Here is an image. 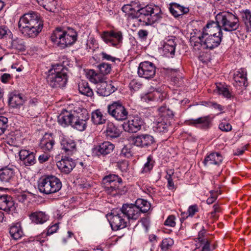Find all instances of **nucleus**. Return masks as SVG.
I'll list each match as a JSON object with an SVG mask.
<instances>
[{
  "label": "nucleus",
  "instance_id": "obj_42",
  "mask_svg": "<svg viewBox=\"0 0 251 251\" xmlns=\"http://www.w3.org/2000/svg\"><path fill=\"white\" fill-rule=\"evenodd\" d=\"M132 148V144L125 145L121 151V155L127 158L132 157L133 154Z\"/></svg>",
  "mask_w": 251,
  "mask_h": 251
},
{
  "label": "nucleus",
  "instance_id": "obj_1",
  "mask_svg": "<svg viewBox=\"0 0 251 251\" xmlns=\"http://www.w3.org/2000/svg\"><path fill=\"white\" fill-rule=\"evenodd\" d=\"M138 6L136 2L132 1L129 4L124 5L122 10L128 14L129 18L137 19L146 25L153 24L162 18V12L159 6L151 4L142 8Z\"/></svg>",
  "mask_w": 251,
  "mask_h": 251
},
{
  "label": "nucleus",
  "instance_id": "obj_24",
  "mask_svg": "<svg viewBox=\"0 0 251 251\" xmlns=\"http://www.w3.org/2000/svg\"><path fill=\"white\" fill-rule=\"evenodd\" d=\"M19 157L25 166L33 165L36 162L35 153L29 151L22 150L19 151Z\"/></svg>",
  "mask_w": 251,
  "mask_h": 251
},
{
  "label": "nucleus",
  "instance_id": "obj_23",
  "mask_svg": "<svg viewBox=\"0 0 251 251\" xmlns=\"http://www.w3.org/2000/svg\"><path fill=\"white\" fill-rule=\"evenodd\" d=\"M169 11L172 15L176 18H182L184 14L189 12L188 7L184 6L176 2H172L169 4Z\"/></svg>",
  "mask_w": 251,
  "mask_h": 251
},
{
  "label": "nucleus",
  "instance_id": "obj_27",
  "mask_svg": "<svg viewBox=\"0 0 251 251\" xmlns=\"http://www.w3.org/2000/svg\"><path fill=\"white\" fill-rule=\"evenodd\" d=\"M8 230L10 237L13 240H18L25 235L21 224L20 222L12 224L9 226Z\"/></svg>",
  "mask_w": 251,
  "mask_h": 251
},
{
  "label": "nucleus",
  "instance_id": "obj_34",
  "mask_svg": "<svg viewBox=\"0 0 251 251\" xmlns=\"http://www.w3.org/2000/svg\"><path fill=\"white\" fill-rule=\"evenodd\" d=\"M79 92L82 95L88 97L93 95V91L90 87L89 83L85 81H82L78 85Z\"/></svg>",
  "mask_w": 251,
  "mask_h": 251
},
{
  "label": "nucleus",
  "instance_id": "obj_31",
  "mask_svg": "<svg viewBox=\"0 0 251 251\" xmlns=\"http://www.w3.org/2000/svg\"><path fill=\"white\" fill-rule=\"evenodd\" d=\"M24 102V97L21 94L11 93L9 96V105L13 108L22 105Z\"/></svg>",
  "mask_w": 251,
  "mask_h": 251
},
{
  "label": "nucleus",
  "instance_id": "obj_53",
  "mask_svg": "<svg viewBox=\"0 0 251 251\" xmlns=\"http://www.w3.org/2000/svg\"><path fill=\"white\" fill-rule=\"evenodd\" d=\"M54 144V142H40V146L45 151H50Z\"/></svg>",
  "mask_w": 251,
  "mask_h": 251
},
{
  "label": "nucleus",
  "instance_id": "obj_45",
  "mask_svg": "<svg viewBox=\"0 0 251 251\" xmlns=\"http://www.w3.org/2000/svg\"><path fill=\"white\" fill-rule=\"evenodd\" d=\"M100 73L103 75L109 74L111 70V67L110 64L106 63H102L98 66Z\"/></svg>",
  "mask_w": 251,
  "mask_h": 251
},
{
  "label": "nucleus",
  "instance_id": "obj_14",
  "mask_svg": "<svg viewBox=\"0 0 251 251\" xmlns=\"http://www.w3.org/2000/svg\"><path fill=\"white\" fill-rule=\"evenodd\" d=\"M17 176L12 166H5L0 169V181L12 185L17 183Z\"/></svg>",
  "mask_w": 251,
  "mask_h": 251
},
{
  "label": "nucleus",
  "instance_id": "obj_19",
  "mask_svg": "<svg viewBox=\"0 0 251 251\" xmlns=\"http://www.w3.org/2000/svg\"><path fill=\"white\" fill-rule=\"evenodd\" d=\"M186 122L189 126L204 130H207L212 126V120L209 116L201 117L196 119H190Z\"/></svg>",
  "mask_w": 251,
  "mask_h": 251
},
{
  "label": "nucleus",
  "instance_id": "obj_3",
  "mask_svg": "<svg viewBox=\"0 0 251 251\" xmlns=\"http://www.w3.org/2000/svg\"><path fill=\"white\" fill-rule=\"evenodd\" d=\"M89 119L88 114L83 117L82 114H79L75 111L70 112L68 111L62 112L57 117V121L63 127L71 125L74 128L82 131L86 128V121Z\"/></svg>",
  "mask_w": 251,
  "mask_h": 251
},
{
  "label": "nucleus",
  "instance_id": "obj_50",
  "mask_svg": "<svg viewBox=\"0 0 251 251\" xmlns=\"http://www.w3.org/2000/svg\"><path fill=\"white\" fill-rule=\"evenodd\" d=\"M249 144L242 145L241 147L237 148L236 150H233V155L239 156L242 155L246 150H248Z\"/></svg>",
  "mask_w": 251,
  "mask_h": 251
},
{
  "label": "nucleus",
  "instance_id": "obj_39",
  "mask_svg": "<svg viewBox=\"0 0 251 251\" xmlns=\"http://www.w3.org/2000/svg\"><path fill=\"white\" fill-rule=\"evenodd\" d=\"M91 118L93 123L95 125L102 124L105 122V119L99 110H97L92 113Z\"/></svg>",
  "mask_w": 251,
  "mask_h": 251
},
{
  "label": "nucleus",
  "instance_id": "obj_6",
  "mask_svg": "<svg viewBox=\"0 0 251 251\" xmlns=\"http://www.w3.org/2000/svg\"><path fill=\"white\" fill-rule=\"evenodd\" d=\"M67 69L62 65L56 64L52 66V68L49 70L47 77L48 84L52 88H61L67 83Z\"/></svg>",
  "mask_w": 251,
  "mask_h": 251
},
{
  "label": "nucleus",
  "instance_id": "obj_17",
  "mask_svg": "<svg viewBox=\"0 0 251 251\" xmlns=\"http://www.w3.org/2000/svg\"><path fill=\"white\" fill-rule=\"evenodd\" d=\"M96 88L100 96L106 97L114 92L117 89V86L111 81H103L98 83Z\"/></svg>",
  "mask_w": 251,
  "mask_h": 251
},
{
  "label": "nucleus",
  "instance_id": "obj_64",
  "mask_svg": "<svg viewBox=\"0 0 251 251\" xmlns=\"http://www.w3.org/2000/svg\"><path fill=\"white\" fill-rule=\"evenodd\" d=\"M217 196H212L209 197L206 200V203L208 204H211L213 203L217 199Z\"/></svg>",
  "mask_w": 251,
  "mask_h": 251
},
{
  "label": "nucleus",
  "instance_id": "obj_58",
  "mask_svg": "<svg viewBox=\"0 0 251 251\" xmlns=\"http://www.w3.org/2000/svg\"><path fill=\"white\" fill-rule=\"evenodd\" d=\"M59 228L58 225L57 224H55L51 226H50L49 228H48L47 230V235H50L56 232V231L58 230Z\"/></svg>",
  "mask_w": 251,
  "mask_h": 251
},
{
  "label": "nucleus",
  "instance_id": "obj_16",
  "mask_svg": "<svg viewBox=\"0 0 251 251\" xmlns=\"http://www.w3.org/2000/svg\"><path fill=\"white\" fill-rule=\"evenodd\" d=\"M60 171L65 175L70 174L76 166L75 160L68 156H62L61 159L56 163Z\"/></svg>",
  "mask_w": 251,
  "mask_h": 251
},
{
  "label": "nucleus",
  "instance_id": "obj_48",
  "mask_svg": "<svg viewBox=\"0 0 251 251\" xmlns=\"http://www.w3.org/2000/svg\"><path fill=\"white\" fill-rule=\"evenodd\" d=\"M8 119L3 116H0V135L4 133L7 126Z\"/></svg>",
  "mask_w": 251,
  "mask_h": 251
},
{
  "label": "nucleus",
  "instance_id": "obj_13",
  "mask_svg": "<svg viewBox=\"0 0 251 251\" xmlns=\"http://www.w3.org/2000/svg\"><path fill=\"white\" fill-rule=\"evenodd\" d=\"M156 73L155 65L150 61H144L140 63L138 69V74L140 77L146 79L153 78Z\"/></svg>",
  "mask_w": 251,
  "mask_h": 251
},
{
  "label": "nucleus",
  "instance_id": "obj_49",
  "mask_svg": "<svg viewBox=\"0 0 251 251\" xmlns=\"http://www.w3.org/2000/svg\"><path fill=\"white\" fill-rule=\"evenodd\" d=\"M134 139H135V141H143V140L145 141H154V140L153 137L149 134L139 135L135 137Z\"/></svg>",
  "mask_w": 251,
  "mask_h": 251
},
{
  "label": "nucleus",
  "instance_id": "obj_25",
  "mask_svg": "<svg viewBox=\"0 0 251 251\" xmlns=\"http://www.w3.org/2000/svg\"><path fill=\"white\" fill-rule=\"evenodd\" d=\"M206 33L212 35L223 34L222 28L216 21V22L211 21L208 22L205 27L203 28L201 34Z\"/></svg>",
  "mask_w": 251,
  "mask_h": 251
},
{
  "label": "nucleus",
  "instance_id": "obj_28",
  "mask_svg": "<svg viewBox=\"0 0 251 251\" xmlns=\"http://www.w3.org/2000/svg\"><path fill=\"white\" fill-rule=\"evenodd\" d=\"M6 46L10 49L19 51L25 50V43L23 40L18 37H14L13 34L12 39H9L6 42Z\"/></svg>",
  "mask_w": 251,
  "mask_h": 251
},
{
  "label": "nucleus",
  "instance_id": "obj_47",
  "mask_svg": "<svg viewBox=\"0 0 251 251\" xmlns=\"http://www.w3.org/2000/svg\"><path fill=\"white\" fill-rule=\"evenodd\" d=\"M200 243L203 245L201 251H211L210 241L207 238H200Z\"/></svg>",
  "mask_w": 251,
  "mask_h": 251
},
{
  "label": "nucleus",
  "instance_id": "obj_35",
  "mask_svg": "<svg viewBox=\"0 0 251 251\" xmlns=\"http://www.w3.org/2000/svg\"><path fill=\"white\" fill-rule=\"evenodd\" d=\"M61 148L65 153L70 155L76 151L75 142H61Z\"/></svg>",
  "mask_w": 251,
  "mask_h": 251
},
{
  "label": "nucleus",
  "instance_id": "obj_4",
  "mask_svg": "<svg viewBox=\"0 0 251 251\" xmlns=\"http://www.w3.org/2000/svg\"><path fill=\"white\" fill-rule=\"evenodd\" d=\"M50 39L59 47L64 49L76 42L77 34L74 29L71 27H68L66 30L57 27L52 33Z\"/></svg>",
  "mask_w": 251,
  "mask_h": 251
},
{
  "label": "nucleus",
  "instance_id": "obj_22",
  "mask_svg": "<svg viewBox=\"0 0 251 251\" xmlns=\"http://www.w3.org/2000/svg\"><path fill=\"white\" fill-rule=\"evenodd\" d=\"M13 198L8 195H0V209L7 212H12L15 209Z\"/></svg>",
  "mask_w": 251,
  "mask_h": 251
},
{
  "label": "nucleus",
  "instance_id": "obj_9",
  "mask_svg": "<svg viewBox=\"0 0 251 251\" xmlns=\"http://www.w3.org/2000/svg\"><path fill=\"white\" fill-rule=\"evenodd\" d=\"M103 187L105 192L113 196L120 193V187L123 184L122 179L115 174L105 176L102 179Z\"/></svg>",
  "mask_w": 251,
  "mask_h": 251
},
{
  "label": "nucleus",
  "instance_id": "obj_18",
  "mask_svg": "<svg viewBox=\"0 0 251 251\" xmlns=\"http://www.w3.org/2000/svg\"><path fill=\"white\" fill-rule=\"evenodd\" d=\"M143 124L142 119L138 116H134L130 118L127 123H124L123 125L125 131L128 132H136L141 129Z\"/></svg>",
  "mask_w": 251,
  "mask_h": 251
},
{
  "label": "nucleus",
  "instance_id": "obj_55",
  "mask_svg": "<svg viewBox=\"0 0 251 251\" xmlns=\"http://www.w3.org/2000/svg\"><path fill=\"white\" fill-rule=\"evenodd\" d=\"M55 136L52 133H46L41 141H54Z\"/></svg>",
  "mask_w": 251,
  "mask_h": 251
},
{
  "label": "nucleus",
  "instance_id": "obj_10",
  "mask_svg": "<svg viewBox=\"0 0 251 251\" xmlns=\"http://www.w3.org/2000/svg\"><path fill=\"white\" fill-rule=\"evenodd\" d=\"M223 34L208 35L207 33L201 34L198 37L199 41H195L194 46H197L200 44L204 49L213 50L218 47L221 44Z\"/></svg>",
  "mask_w": 251,
  "mask_h": 251
},
{
  "label": "nucleus",
  "instance_id": "obj_33",
  "mask_svg": "<svg viewBox=\"0 0 251 251\" xmlns=\"http://www.w3.org/2000/svg\"><path fill=\"white\" fill-rule=\"evenodd\" d=\"M241 14L247 32H251V11L246 9L242 11Z\"/></svg>",
  "mask_w": 251,
  "mask_h": 251
},
{
  "label": "nucleus",
  "instance_id": "obj_43",
  "mask_svg": "<svg viewBox=\"0 0 251 251\" xmlns=\"http://www.w3.org/2000/svg\"><path fill=\"white\" fill-rule=\"evenodd\" d=\"M89 79L92 82L97 85L98 83L103 82L102 81V76L96 73L94 70H91L89 72Z\"/></svg>",
  "mask_w": 251,
  "mask_h": 251
},
{
  "label": "nucleus",
  "instance_id": "obj_37",
  "mask_svg": "<svg viewBox=\"0 0 251 251\" xmlns=\"http://www.w3.org/2000/svg\"><path fill=\"white\" fill-rule=\"evenodd\" d=\"M12 32L9 28L5 25H0V39L6 42L9 39H12Z\"/></svg>",
  "mask_w": 251,
  "mask_h": 251
},
{
  "label": "nucleus",
  "instance_id": "obj_63",
  "mask_svg": "<svg viewBox=\"0 0 251 251\" xmlns=\"http://www.w3.org/2000/svg\"><path fill=\"white\" fill-rule=\"evenodd\" d=\"M49 159V156L45 153L39 155L38 157V160L40 163H43L45 162L46 161H48Z\"/></svg>",
  "mask_w": 251,
  "mask_h": 251
},
{
  "label": "nucleus",
  "instance_id": "obj_7",
  "mask_svg": "<svg viewBox=\"0 0 251 251\" xmlns=\"http://www.w3.org/2000/svg\"><path fill=\"white\" fill-rule=\"evenodd\" d=\"M215 20L220 24L223 30L228 32L236 30L240 25L239 18L234 11L220 12L216 15Z\"/></svg>",
  "mask_w": 251,
  "mask_h": 251
},
{
  "label": "nucleus",
  "instance_id": "obj_15",
  "mask_svg": "<svg viewBox=\"0 0 251 251\" xmlns=\"http://www.w3.org/2000/svg\"><path fill=\"white\" fill-rule=\"evenodd\" d=\"M112 217L110 221V225L113 230H118L126 226L127 221L125 219V216L120 209L118 213H112Z\"/></svg>",
  "mask_w": 251,
  "mask_h": 251
},
{
  "label": "nucleus",
  "instance_id": "obj_20",
  "mask_svg": "<svg viewBox=\"0 0 251 251\" xmlns=\"http://www.w3.org/2000/svg\"><path fill=\"white\" fill-rule=\"evenodd\" d=\"M114 145L111 142H102L99 146L94 147L92 150L93 156L106 155L111 153L114 149Z\"/></svg>",
  "mask_w": 251,
  "mask_h": 251
},
{
  "label": "nucleus",
  "instance_id": "obj_60",
  "mask_svg": "<svg viewBox=\"0 0 251 251\" xmlns=\"http://www.w3.org/2000/svg\"><path fill=\"white\" fill-rule=\"evenodd\" d=\"M153 100L156 101H162L163 99V94H161L159 91L156 90V91L154 92Z\"/></svg>",
  "mask_w": 251,
  "mask_h": 251
},
{
  "label": "nucleus",
  "instance_id": "obj_40",
  "mask_svg": "<svg viewBox=\"0 0 251 251\" xmlns=\"http://www.w3.org/2000/svg\"><path fill=\"white\" fill-rule=\"evenodd\" d=\"M176 43L173 40H169L165 43L163 50L165 53H170L173 55L175 53Z\"/></svg>",
  "mask_w": 251,
  "mask_h": 251
},
{
  "label": "nucleus",
  "instance_id": "obj_46",
  "mask_svg": "<svg viewBox=\"0 0 251 251\" xmlns=\"http://www.w3.org/2000/svg\"><path fill=\"white\" fill-rule=\"evenodd\" d=\"M173 243L174 241L172 239L165 238L162 240L160 247L163 251H166L172 247Z\"/></svg>",
  "mask_w": 251,
  "mask_h": 251
},
{
  "label": "nucleus",
  "instance_id": "obj_2",
  "mask_svg": "<svg viewBox=\"0 0 251 251\" xmlns=\"http://www.w3.org/2000/svg\"><path fill=\"white\" fill-rule=\"evenodd\" d=\"M43 24L40 17L35 12L26 13L20 18L18 28L24 36L28 38L36 37L42 31Z\"/></svg>",
  "mask_w": 251,
  "mask_h": 251
},
{
  "label": "nucleus",
  "instance_id": "obj_29",
  "mask_svg": "<svg viewBox=\"0 0 251 251\" xmlns=\"http://www.w3.org/2000/svg\"><path fill=\"white\" fill-rule=\"evenodd\" d=\"M170 123L168 119L160 117L153 123V131L155 132H165L168 130Z\"/></svg>",
  "mask_w": 251,
  "mask_h": 251
},
{
  "label": "nucleus",
  "instance_id": "obj_41",
  "mask_svg": "<svg viewBox=\"0 0 251 251\" xmlns=\"http://www.w3.org/2000/svg\"><path fill=\"white\" fill-rule=\"evenodd\" d=\"M158 111L159 112L160 117L168 119L169 121L170 119H173L174 116L173 112L170 110L169 109L166 108V107H160L158 109Z\"/></svg>",
  "mask_w": 251,
  "mask_h": 251
},
{
  "label": "nucleus",
  "instance_id": "obj_12",
  "mask_svg": "<svg viewBox=\"0 0 251 251\" xmlns=\"http://www.w3.org/2000/svg\"><path fill=\"white\" fill-rule=\"evenodd\" d=\"M100 37L106 44L113 47H116L123 41V34L121 31H105L101 34Z\"/></svg>",
  "mask_w": 251,
  "mask_h": 251
},
{
  "label": "nucleus",
  "instance_id": "obj_57",
  "mask_svg": "<svg viewBox=\"0 0 251 251\" xmlns=\"http://www.w3.org/2000/svg\"><path fill=\"white\" fill-rule=\"evenodd\" d=\"M100 55L103 60H106L108 61H111L112 62H115V60L117 59L116 58L107 54L105 52H102L100 53Z\"/></svg>",
  "mask_w": 251,
  "mask_h": 251
},
{
  "label": "nucleus",
  "instance_id": "obj_56",
  "mask_svg": "<svg viewBox=\"0 0 251 251\" xmlns=\"http://www.w3.org/2000/svg\"><path fill=\"white\" fill-rule=\"evenodd\" d=\"M12 76L11 75L7 73L3 74L0 77V81L3 83H6L11 79Z\"/></svg>",
  "mask_w": 251,
  "mask_h": 251
},
{
  "label": "nucleus",
  "instance_id": "obj_61",
  "mask_svg": "<svg viewBox=\"0 0 251 251\" xmlns=\"http://www.w3.org/2000/svg\"><path fill=\"white\" fill-rule=\"evenodd\" d=\"M149 32L146 30L140 29L138 32V35L142 40H146L148 35Z\"/></svg>",
  "mask_w": 251,
  "mask_h": 251
},
{
  "label": "nucleus",
  "instance_id": "obj_30",
  "mask_svg": "<svg viewBox=\"0 0 251 251\" xmlns=\"http://www.w3.org/2000/svg\"><path fill=\"white\" fill-rule=\"evenodd\" d=\"M29 218L35 224H43L49 220V216L44 212L36 211L29 215Z\"/></svg>",
  "mask_w": 251,
  "mask_h": 251
},
{
  "label": "nucleus",
  "instance_id": "obj_26",
  "mask_svg": "<svg viewBox=\"0 0 251 251\" xmlns=\"http://www.w3.org/2000/svg\"><path fill=\"white\" fill-rule=\"evenodd\" d=\"M247 75V71L244 68H241L235 72L234 74V80L235 81L234 85L235 86L247 87L248 86Z\"/></svg>",
  "mask_w": 251,
  "mask_h": 251
},
{
  "label": "nucleus",
  "instance_id": "obj_44",
  "mask_svg": "<svg viewBox=\"0 0 251 251\" xmlns=\"http://www.w3.org/2000/svg\"><path fill=\"white\" fill-rule=\"evenodd\" d=\"M199 208L197 204L190 205L188 207L187 213H186V216H184V217L182 218L183 220H184L188 217H193L197 213L199 212Z\"/></svg>",
  "mask_w": 251,
  "mask_h": 251
},
{
  "label": "nucleus",
  "instance_id": "obj_54",
  "mask_svg": "<svg viewBox=\"0 0 251 251\" xmlns=\"http://www.w3.org/2000/svg\"><path fill=\"white\" fill-rule=\"evenodd\" d=\"M175 217L174 215H170L164 222V225L166 226L174 227L176 226Z\"/></svg>",
  "mask_w": 251,
  "mask_h": 251
},
{
  "label": "nucleus",
  "instance_id": "obj_8",
  "mask_svg": "<svg viewBox=\"0 0 251 251\" xmlns=\"http://www.w3.org/2000/svg\"><path fill=\"white\" fill-rule=\"evenodd\" d=\"M38 187L41 193L46 195L52 194L58 192L61 189L62 182L54 176H45L39 179Z\"/></svg>",
  "mask_w": 251,
  "mask_h": 251
},
{
  "label": "nucleus",
  "instance_id": "obj_51",
  "mask_svg": "<svg viewBox=\"0 0 251 251\" xmlns=\"http://www.w3.org/2000/svg\"><path fill=\"white\" fill-rule=\"evenodd\" d=\"M142 86V83L134 79L131 80L129 84L130 90L133 91H138L141 88Z\"/></svg>",
  "mask_w": 251,
  "mask_h": 251
},
{
  "label": "nucleus",
  "instance_id": "obj_52",
  "mask_svg": "<svg viewBox=\"0 0 251 251\" xmlns=\"http://www.w3.org/2000/svg\"><path fill=\"white\" fill-rule=\"evenodd\" d=\"M219 128L223 131H229L232 129L231 125L228 123L226 121H225L222 122L219 125Z\"/></svg>",
  "mask_w": 251,
  "mask_h": 251
},
{
  "label": "nucleus",
  "instance_id": "obj_38",
  "mask_svg": "<svg viewBox=\"0 0 251 251\" xmlns=\"http://www.w3.org/2000/svg\"><path fill=\"white\" fill-rule=\"evenodd\" d=\"M147 161L144 165L143 168L141 169V173L145 174L150 173L152 170L154 165L155 161L153 159L152 155H150L147 157Z\"/></svg>",
  "mask_w": 251,
  "mask_h": 251
},
{
  "label": "nucleus",
  "instance_id": "obj_36",
  "mask_svg": "<svg viewBox=\"0 0 251 251\" xmlns=\"http://www.w3.org/2000/svg\"><path fill=\"white\" fill-rule=\"evenodd\" d=\"M216 88L214 90L215 93L219 95H222L224 97L227 99L231 98L232 96L226 87H225L221 83L216 84Z\"/></svg>",
  "mask_w": 251,
  "mask_h": 251
},
{
  "label": "nucleus",
  "instance_id": "obj_59",
  "mask_svg": "<svg viewBox=\"0 0 251 251\" xmlns=\"http://www.w3.org/2000/svg\"><path fill=\"white\" fill-rule=\"evenodd\" d=\"M119 167L122 171H126L129 165L128 162L127 160H123L118 163Z\"/></svg>",
  "mask_w": 251,
  "mask_h": 251
},
{
  "label": "nucleus",
  "instance_id": "obj_5",
  "mask_svg": "<svg viewBox=\"0 0 251 251\" xmlns=\"http://www.w3.org/2000/svg\"><path fill=\"white\" fill-rule=\"evenodd\" d=\"M151 208V204L146 200L138 199L135 203L124 204L121 208L127 220H136L141 213H146Z\"/></svg>",
  "mask_w": 251,
  "mask_h": 251
},
{
  "label": "nucleus",
  "instance_id": "obj_62",
  "mask_svg": "<svg viewBox=\"0 0 251 251\" xmlns=\"http://www.w3.org/2000/svg\"><path fill=\"white\" fill-rule=\"evenodd\" d=\"M27 197L25 194H21L17 196V200L19 202L23 203L27 200Z\"/></svg>",
  "mask_w": 251,
  "mask_h": 251
},
{
  "label": "nucleus",
  "instance_id": "obj_11",
  "mask_svg": "<svg viewBox=\"0 0 251 251\" xmlns=\"http://www.w3.org/2000/svg\"><path fill=\"white\" fill-rule=\"evenodd\" d=\"M108 113L118 121H123L127 118L128 111L119 101L113 102L107 106Z\"/></svg>",
  "mask_w": 251,
  "mask_h": 251
},
{
  "label": "nucleus",
  "instance_id": "obj_21",
  "mask_svg": "<svg viewBox=\"0 0 251 251\" xmlns=\"http://www.w3.org/2000/svg\"><path fill=\"white\" fill-rule=\"evenodd\" d=\"M224 157L219 152H212L207 154L203 161L205 166H220L223 162Z\"/></svg>",
  "mask_w": 251,
  "mask_h": 251
},
{
  "label": "nucleus",
  "instance_id": "obj_32",
  "mask_svg": "<svg viewBox=\"0 0 251 251\" xmlns=\"http://www.w3.org/2000/svg\"><path fill=\"white\" fill-rule=\"evenodd\" d=\"M121 134L120 130L111 122L107 124L105 136L108 140H112L119 137Z\"/></svg>",
  "mask_w": 251,
  "mask_h": 251
}]
</instances>
